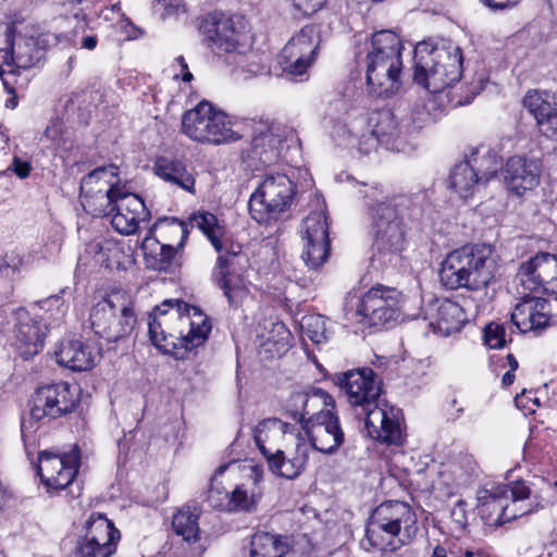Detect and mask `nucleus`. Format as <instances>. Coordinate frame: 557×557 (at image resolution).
Instances as JSON below:
<instances>
[{
	"label": "nucleus",
	"mask_w": 557,
	"mask_h": 557,
	"mask_svg": "<svg viewBox=\"0 0 557 557\" xmlns=\"http://www.w3.org/2000/svg\"><path fill=\"white\" fill-rule=\"evenodd\" d=\"M212 325L197 307L178 299L164 300L149 317L151 343L162 352L185 359L194 348L208 338Z\"/></svg>",
	"instance_id": "obj_1"
},
{
	"label": "nucleus",
	"mask_w": 557,
	"mask_h": 557,
	"mask_svg": "<svg viewBox=\"0 0 557 557\" xmlns=\"http://www.w3.org/2000/svg\"><path fill=\"white\" fill-rule=\"evenodd\" d=\"M334 383L345 393L358 416L366 417V428L370 437L387 444H400L401 430L398 409L381 406V383L371 368H361L336 373Z\"/></svg>",
	"instance_id": "obj_2"
},
{
	"label": "nucleus",
	"mask_w": 557,
	"mask_h": 557,
	"mask_svg": "<svg viewBox=\"0 0 557 557\" xmlns=\"http://www.w3.org/2000/svg\"><path fill=\"white\" fill-rule=\"evenodd\" d=\"M360 190L366 199L368 213L371 219V233L373 236L374 257L382 262H391L393 257L404 249L406 239L405 218L411 216V198L397 196L391 199H380L376 187Z\"/></svg>",
	"instance_id": "obj_3"
},
{
	"label": "nucleus",
	"mask_w": 557,
	"mask_h": 557,
	"mask_svg": "<svg viewBox=\"0 0 557 557\" xmlns=\"http://www.w3.org/2000/svg\"><path fill=\"white\" fill-rule=\"evenodd\" d=\"M499 256L490 244L466 245L450 251L442 262L440 280L448 289L481 290L495 281Z\"/></svg>",
	"instance_id": "obj_4"
},
{
	"label": "nucleus",
	"mask_w": 557,
	"mask_h": 557,
	"mask_svg": "<svg viewBox=\"0 0 557 557\" xmlns=\"http://www.w3.org/2000/svg\"><path fill=\"white\" fill-rule=\"evenodd\" d=\"M404 49L399 36L388 29L376 32L367 44L366 78L369 91L388 98L401 87Z\"/></svg>",
	"instance_id": "obj_5"
},
{
	"label": "nucleus",
	"mask_w": 557,
	"mask_h": 557,
	"mask_svg": "<svg viewBox=\"0 0 557 557\" xmlns=\"http://www.w3.org/2000/svg\"><path fill=\"white\" fill-rule=\"evenodd\" d=\"M416 524V513L408 504L385 502L372 512L362 545L367 549L394 552L410 541L417 531Z\"/></svg>",
	"instance_id": "obj_6"
},
{
	"label": "nucleus",
	"mask_w": 557,
	"mask_h": 557,
	"mask_svg": "<svg viewBox=\"0 0 557 557\" xmlns=\"http://www.w3.org/2000/svg\"><path fill=\"white\" fill-rule=\"evenodd\" d=\"M462 53L458 46L433 47L419 42L413 51V81L436 94L459 82L462 74Z\"/></svg>",
	"instance_id": "obj_7"
},
{
	"label": "nucleus",
	"mask_w": 557,
	"mask_h": 557,
	"mask_svg": "<svg viewBox=\"0 0 557 557\" xmlns=\"http://www.w3.org/2000/svg\"><path fill=\"white\" fill-rule=\"evenodd\" d=\"M296 194V185L287 174L267 172L250 196L249 213L260 224L276 221L292 207Z\"/></svg>",
	"instance_id": "obj_8"
},
{
	"label": "nucleus",
	"mask_w": 557,
	"mask_h": 557,
	"mask_svg": "<svg viewBox=\"0 0 557 557\" xmlns=\"http://www.w3.org/2000/svg\"><path fill=\"white\" fill-rule=\"evenodd\" d=\"M133 301L121 292H113L97 302L90 311L94 333L109 343L127 337L136 325Z\"/></svg>",
	"instance_id": "obj_9"
},
{
	"label": "nucleus",
	"mask_w": 557,
	"mask_h": 557,
	"mask_svg": "<svg viewBox=\"0 0 557 557\" xmlns=\"http://www.w3.org/2000/svg\"><path fill=\"white\" fill-rule=\"evenodd\" d=\"M182 131L193 140L213 145L233 143L242 138V135L232 128L227 116L208 101H200L184 113Z\"/></svg>",
	"instance_id": "obj_10"
},
{
	"label": "nucleus",
	"mask_w": 557,
	"mask_h": 557,
	"mask_svg": "<svg viewBox=\"0 0 557 557\" xmlns=\"http://www.w3.org/2000/svg\"><path fill=\"white\" fill-rule=\"evenodd\" d=\"M79 401V388L66 382L38 387L29 400L35 421L58 419L71 413Z\"/></svg>",
	"instance_id": "obj_11"
},
{
	"label": "nucleus",
	"mask_w": 557,
	"mask_h": 557,
	"mask_svg": "<svg viewBox=\"0 0 557 557\" xmlns=\"http://www.w3.org/2000/svg\"><path fill=\"white\" fill-rule=\"evenodd\" d=\"M311 447L320 453L332 455L344 444L345 434L341 426L335 401L321 409L301 429Z\"/></svg>",
	"instance_id": "obj_12"
},
{
	"label": "nucleus",
	"mask_w": 557,
	"mask_h": 557,
	"mask_svg": "<svg viewBox=\"0 0 557 557\" xmlns=\"http://www.w3.org/2000/svg\"><path fill=\"white\" fill-rule=\"evenodd\" d=\"M120 186L114 165L92 170L81 181L79 198L84 210L94 216H102Z\"/></svg>",
	"instance_id": "obj_13"
},
{
	"label": "nucleus",
	"mask_w": 557,
	"mask_h": 557,
	"mask_svg": "<svg viewBox=\"0 0 557 557\" xmlns=\"http://www.w3.org/2000/svg\"><path fill=\"white\" fill-rule=\"evenodd\" d=\"M400 293L379 285L370 288L359 299L356 314L359 322L368 326H384L396 321L399 315Z\"/></svg>",
	"instance_id": "obj_14"
},
{
	"label": "nucleus",
	"mask_w": 557,
	"mask_h": 557,
	"mask_svg": "<svg viewBox=\"0 0 557 557\" xmlns=\"http://www.w3.org/2000/svg\"><path fill=\"white\" fill-rule=\"evenodd\" d=\"M245 25L242 17L223 12L209 14L200 26L208 46L214 52L236 51L245 38Z\"/></svg>",
	"instance_id": "obj_15"
},
{
	"label": "nucleus",
	"mask_w": 557,
	"mask_h": 557,
	"mask_svg": "<svg viewBox=\"0 0 557 557\" xmlns=\"http://www.w3.org/2000/svg\"><path fill=\"white\" fill-rule=\"evenodd\" d=\"M110 200L111 203L106 208L102 216H111V224L120 234L136 233L139 223L150 218V212L141 197L127 191L125 186H120Z\"/></svg>",
	"instance_id": "obj_16"
},
{
	"label": "nucleus",
	"mask_w": 557,
	"mask_h": 557,
	"mask_svg": "<svg viewBox=\"0 0 557 557\" xmlns=\"http://www.w3.org/2000/svg\"><path fill=\"white\" fill-rule=\"evenodd\" d=\"M300 237L304 243L301 259L309 269H319L327 261L331 250L325 214L314 211L305 218L300 227Z\"/></svg>",
	"instance_id": "obj_17"
},
{
	"label": "nucleus",
	"mask_w": 557,
	"mask_h": 557,
	"mask_svg": "<svg viewBox=\"0 0 557 557\" xmlns=\"http://www.w3.org/2000/svg\"><path fill=\"white\" fill-rule=\"evenodd\" d=\"M38 460V474L45 485L48 488L63 490L75 479L81 465V455L75 445L66 453L41 451Z\"/></svg>",
	"instance_id": "obj_18"
},
{
	"label": "nucleus",
	"mask_w": 557,
	"mask_h": 557,
	"mask_svg": "<svg viewBox=\"0 0 557 557\" xmlns=\"http://www.w3.org/2000/svg\"><path fill=\"white\" fill-rule=\"evenodd\" d=\"M517 280L524 290L557 294V256L540 252L522 262L517 272Z\"/></svg>",
	"instance_id": "obj_19"
},
{
	"label": "nucleus",
	"mask_w": 557,
	"mask_h": 557,
	"mask_svg": "<svg viewBox=\"0 0 557 557\" xmlns=\"http://www.w3.org/2000/svg\"><path fill=\"white\" fill-rule=\"evenodd\" d=\"M319 46L315 26L307 25L285 45L280 54V64L290 75H304L314 61Z\"/></svg>",
	"instance_id": "obj_20"
},
{
	"label": "nucleus",
	"mask_w": 557,
	"mask_h": 557,
	"mask_svg": "<svg viewBox=\"0 0 557 557\" xmlns=\"http://www.w3.org/2000/svg\"><path fill=\"white\" fill-rule=\"evenodd\" d=\"M334 398L320 387H306L293 389L282 401V414L296 424H304L319 411L322 406L333 405Z\"/></svg>",
	"instance_id": "obj_21"
},
{
	"label": "nucleus",
	"mask_w": 557,
	"mask_h": 557,
	"mask_svg": "<svg viewBox=\"0 0 557 557\" xmlns=\"http://www.w3.org/2000/svg\"><path fill=\"white\" fill-rule=\"evenodd\" d=\"M478 507L483 522L490 527H500L533 510L516 508V504H509L507 486H494L480 492Z\"/></svg>",
	"instance_id": "obj_22"
},
{
	"label": "nucleus",
	"mask_w": 557,
	"mask_h": 557,
	"mask_svg": "<svg viewBox=\"0 0 557 557\" xmlns=\"http://www.w3.org/2000/svg\"><path fill=\"white\" fill-rule=\"evenodd\" d=\"M542 162L537 158L512 156L507 159L502 174L507 189L522 196L533 190L540 184Z\"/></svg>",
	"instance_id": "obj_23"
},
{
	"label": "nucleus",
	"mask_w": 557,
	"mask_h": 557,
	"mask_svg": "<svg viewBox=\"0 0 557 557\" xmlns=\"http://www.w3.org/2000/svg\"><path fill=\"white\" fill-rule=\"evenodd\" d=\"M50 329L46 318H33L24 310L17 312V322L14 326V345L23 359H29L42 350L45 338Z\"/></svg>",
	"instance_id": "obj_24"
},
{
	"label": "nucleus",
	"mask_w": 557,
	"mask_h": 557,
	"mask_svg": "<svg viewBox=\"0 0 557 557\" xmlns=\"http://www.w3.org/2000/svg\"><path fill=\"white\" fill-rule=\"evenodd\" d=\"M522 103L536 120L540 132L557 140V96L546 90H529Z\"/></svg>",
	"instance_id": "obj_25"
},
{
	"label": "nucleus",
	"mask_w": 557,
	"mask_h": 557,
	"mask_svg": "<svg viewBox=\"0 0 557 557\" xmlns=\"http://www.w3.org/2000/svg\"><path fill=\"white\" fill-rule=\"evenodd\" d=\"M369 126L387 149H398L397 141L403 140L410 133L407 120L398 119L389 109H382L371 113Z\"/></svg>",
	"instance_id": "obj_26"
},
{
	"label": "nucleus",
	"mask_w": 557,
	"mask_h": 557,
	"mask_svg": "<svg viewBox=\"0 0 557 557\" xmlns=\"http://www.w3.org/2000/svg\"><path fill=\"white\" fill-rule=\"evenodd\" d=\"M57 362L72 371H88L99 358V351L79 339H67L55 350Z\"/></svg>",
	"instance_id": "obj_27"
},
{
	"label": "nucleus",
	"mask_w": 557,
	"mask_h": 557,
	"mask_svg": "<svg viewBox=\"0 0 557 557\" xmlns=\"http://www.w3.org/2000/svg\"><path fill=\"white\" fill-rule=\"evenodd\" d=\"M308 459V448L301 444H298L295 450L289 454L278 448L265 458L270 471L287 480L298 478L304 471Z\"/></svg>",
	"instance_id": "obj_28"
},
{
	"label": "nucleus",
	"mask_w": 557,
	"mask_h": 557,
	"mask_svg": "<svg viewBox=\"0 0 557 557\" xmlns=\"http://www.w3.org/2000/svg\"><path fill=\"white\" fill-rule=\"evenodd\" d=\"M284 141L283 134L278 128L261 126L251 140V156L262 164L275 163L282 151Z\"/></svg>",
	"instance_id": "obj_29"
},
{
	"label": "nucleus",
	"mask_w": 557,
	"mask_h": 557,
	"mask_svg": "<svg viewBox=\"0 0 557 557\" xmlns=\"http://www.w3.org/2000/svg\"><path fill=\"white\" fill-rule=\"evenodd\" d=\"M429 310L435 311V317H430V324L436 326L445 335L459 332L468 320L463 308L449 299L431 304Z\"/></svg>",
	"instance_id": "obj_30"
},
{
	"label": "nucleus",
	"mask_w": 557,
	"mask_h": 557,
	"mask_svg": "<svg viewBox=\"0 0 557 557\" xmlns=\"http://www.w3.org/2000/svg\"><path fill=\"white\" fill-rule=\"evenodd\" d=\"M82 536L98 546H107L115 552L121 534L106 515L92 512L85 522L84 534Z\"/></svg>",
	"instance_id": "obj_31"
},
{
	"label": "nucleus",
	"mask_w": 557,
	"mask_h": 557,
	"mask_svg": "<svg viewBox=\"0 0 557 557\" xmlns=\"http://www.w3.org/2000/svg\"><path fill=\"white\" fill-rule=\"evenodd\" d=\"M539 300L523 298L511 313L512 324L521 332L542 331L548 325L549 318L537 310Z\"/></svg>",
	"instance_id": "obj_32"
},
{
	"label": "nucleus",
	"mask_w": 557,
	"mask_h": 557,
	"mask_svg": "<svg viewBox=\"0 0 557 557\" xmlns=\"http://www.w3.org/2000/svg\"><path fill=\"white\" fill-rule=\"evenodd\" d=\"M252 486L240 484L234 488L230 495L227 509L230 511H253L262 496V491L258 485L262 480V471L256 467L251 469L250 475Z\"/></svg>",
	"instance_id": "obj_33"
},
{
	"label": "nucleus",
	"mask_w": 557,
	"mask_h": 557,
	"mask_svg": "<svg viewBox=\"0 0 557 557\" xmlns=\"http://www.w3.org/2000/svg\"><path fill=\"white\" fill-rule=\"evenodd\" d=\"M201 510L198 506L187 504L180 508L172 518L174 532L189 544L196 543L200 537L198 519Z\"/></svg>",
	"instance_id": "obj_34"
},
{
	"label": "nucleus",
	"mask_w": 557,
	"mask_h": 557,
	"mask_svg": "<svg viewBox=\"0 0 557 557\" xmlns=\"http://www.w3.org/2000/svg\"><path fill=\"white\" fill-rule=\"evenodd\" d=\"M289 550L285 536L269 532H257L250 542L251 557H284Z\"/></svg>",
	"instance_id": "obj_35"
},
{
	"label": "nucleus",
	"mask_w": 557,
	"mask_h": 557,
	"mask_svg": "<svg viewBox=\"0 0 557 557\" xmlns=\"http://www.w3.org/2000/svg\"><path fill=\"white\" fill-rule=\"evenodd\" d=\"M154 173L165 182L189 193L194 191L195 180L178 161L159 158L154 163Z\"/></svg>",
	"instance_id": "obj_36"
},
{
	"label": "nucleus",
	"mask_w": 557,
	"mask_h": 557,
	"mask_svg": "<svg viewBox=\"0 0 557 557\" xmlns=\"http://www.w3.org/2000/svg\"><path fill=\"white\" fill-rule=\"evenodd\" d=\"M219 253L216 265L213 272H226L230 273H245L249 268V258L246 252L243 251L240 245L231 243L225 246L221 243V250H216Z\"/></svg>",
	"instance_id": "obj_37"
},
{
	"label": "nucleus",
	"mask_w": 557,
	"mask_h": 557,
	"mask_svg": "<svg viewBox=\"0 0 557 557\" xmlns=\"http://www.w3.org/2000/svg\"><path fill=\"white\" fill-rule=\"evenodd\" d=\"M481 184L478 172H474L468 159L455 164L449 175V187L455 189L461 197L467 198L474 193L475 187Z\"/></svg>",
	"instance_id": "obj_38"
},
{
	"label": "nucleus",
	"mask_w": 557,
	"mask_h": 557,
	"mask_svg": "<svg viewBox=\"0 0 557 557\" xmlns=\"http://www.w3.org/2000/svg\"><path fill=\"white\" fill-rule=\"evenodd\" d=\"M213 282L223 290L230 305H237L248 294L244 273L212 272Z\"/></svg>",
	"instance_id": "obj_39"
},
{
	"label": "nucleus",
	"mask_w": 557,
	"mask_h": 557,
	"mask_svg": "<svg viewBox=\"0 0 557 557\" xmlns=\"http://www.w3.org/2000/svg\"><path fill=\"white\" fill-rule=\"evenodd\" d=\"M467 159L483 184L492 180L502 166V159L491 149L478 148Z\"/></svg>",
	"instance_id": "obj_40"
},
{
	"label": "nucleus",
	"mask_w": 557,
	"mask_h": 557,
	"mask_svg": "<svg viewBox=\"0 0 557 557\" xmlns=\"http://www.w3.org/2000/svg\"><path fill=\"white\" fill-rule=\"evenodd\" d=\"M191 227L199 228L210 240L215 250H221V236L223 227L219 224L218 218L207 211L194 213L188 221Z\"/></svg>",
	"instance_id": "obj_41"
},
{
	"label": "nucleus",
	"mask_w": 557,
	"mask_h": 557,
	"mask_svg": "<svg viewBox=\"0 0 557 557\" xmlns=\"http://www.w3.org/2000/svg\"><path fill=\"white\" fill-rule=\"evenodd\" d=\"M276 425L278 424L269 418L259 422L253 430L255 443L264 458L273 454L275 449H278V447L274 445V441L278 438L276 435V430H278Z\"/></svg>",
	"instance_id": "obj_42"
},
{
	"label": "nucleus",
	"mask_w": 557,
	"mask_h": 557,
	"mask_svg": "<svg viewBox=\"0 0 557 557\" xmlns=\"http://www.w3.org/2000/svg\"><path fill=\"white\" fill-rule=\"evenodd\" d=\"M42 55L44 51L37 47L32 38L25 39L17 45L16 49H13L11 66L14 64L18 69H30L38 64Z\"/></svg>",
	"instance_id": "obj_43"
},
{
	"label": "nucleus",
	"mask_w": 557,
	"mask_h": 557,
	"mask_svg": "<svg viewBox=\"0 0 557 557\" xmlns=\"http://www.w3.org/2000/svg\"><path fill=\"white\" fill-rule=\"evenodd\" d=\"M37 305L46 314L50 312L49 315H42L47 319V323H49L50 327L54 329L63 322L67 306L59 295H52L42 299L38 301Z\"/></svg>",
	"instance_id": "obj_44"
},
{
	"label": "nucleus",
	"mask_w": 557,
	"mask_h": 557,
	"mask_svg": "<svg viewBox=\"0 0 557 557\" xmlns=\"http://www.w3.org/2000/svg\"><path fill=\"white\" fill-rule=\"evenodd\" d=\"M148 267L159 272H170L176 265V249L168 244L160 246V251L147 258Z\"/></svg>",
	"instance_id": "obj_45"
},
{
	"label": "nucleus",
	"mask_w": 557,
	"mask_h": 557,
	"mask_svg": "<svg viewBox=\"0 0 557 557\" xmlns=\"http://www.w3.org/2000/svg\"><path fill=\"white\" fill-rule=\"evenodd\" d=\"M115 552L110 547L96 545L91 541L79 536L75 549L73 552L74 557H110Z\"/></svg>",
	"instance_id": "obj_46"
},
{
	"label": "nucleus",
	"mask_w": 557,
	"mask_h": 557,
	"mask_svg": "<svg viewBox=\"0 0 557 557\" xmlns=\"http://www.w3.org/2000/svg\"><path fill=\"white\" fill-rule=\"evenodd\" d=\"M505 326L498 323H490L484 329V343L493 349L503 348L506 344Z\"/></svg>",
	"instance_id": "obj_47"
},
{
	"label": "nucleus",
	"mask_w": 557,
	"mask_h": 557,
	"mask_svg": "<svg viewBox=\"0 0 557 557\" xmlns=\"http://www.w3.org/2000/svg\"><path fill=\"white\" fill-rule=\"evenodd\" d=\"M324 324V319L321 315L304 318L301 322V326L307 330L309 338L314 343H321L325 338Z\"/></svg>",
	"instance_id": "obj_48"
},
{
	"label": "nucleus",
	"mask_w": 557,
	"mask_h": 557,
	"mask_svg": "<svg viewBox=\"0 0 557 557\" xmlns=\"http://www.w3.org/2000/svg\"><path fill=\"white\" fill-rule=\"evenodd\" d=\"M294 11L299 15L308 17L320 11L327 0H287Z\"/></svg>",
	"instance_id": "obj_49"
},
{
	"label": "nucleus",
	"mask_w": 557,
	"mask_h": 557,
	"mask_svg": "<svg viewBox=\"0 0 557 557\" xmlns=\"http://www.w3.org/2000/svg\"><path fill=\"white\" fill-rule=\"evenodd\" d=\"M508 487V502L509 504H516V508H519L521 500L528 499L531 495L530 487L524 481H515L510 484H506Z\"/></svg>",
	"instance_id": "obj_50"
},
{
	"label": "nucleus",
	"mask_w": 557,
	"mask_h": 557,
	"mask_svg": "<svg viewBox=\"0 0 557 557\" xmlns=\"http://www.w3.org/2000/svg\"><path fill=\"white\" fill-rule=\"evenodd\" d=\"M272 332L276 333L277 338L274 336H268L265 344H273L276 347V351L286 350L288 346V339L290 337L289 331L283 323L272 324Z\"/></svg>",
	"instance_id": "obj_51"
},
{
	"label": "nucleus",
	"mask_w": 557,
	"mask_h": 557,
	"mask_svg": "<svg viewBox=\"0 0 557 557\" xmlns=\"http://www.w3.org/2000/svg\"><path fill=\"white\" fill-rule=\"evenodd\" d=\"M381 144L379 137L371 129L368 133H364L358 139L357 150L363 156L370 154L372 151H375L377 145Z\"/></svg>",
	"instance_id": "obj_52"
},
{
	"label": "nucleus",
	"mask_w": 557,
	"mask_h": 557,
	"mask_svg": "<svg viewBox=\"0 0 557 557\" xmlns=\"http://www.w3.org/2000/svg\"><path fill=\"white\" fill-rule=\"evenodd\" d=\"M348 104L346 100L344 99H336L333 102H330L327 110H326V116L332 122L339 123L343 120V115L347 113Z\"/></svg>",
	"instance_id": "obj_53"
},
{
	"label": "nucleus",
	"mask_w": 557,
	"mask_h": 557,
	"mask_svg": "<svg viewBox=\"0 0 557 557\" xmlns=\"http://www.w3.org/2000/svg\"><path fill=\"white\" fill-rule=\"evenodd\" d=\"M111 245L112 243L106 238H97L87 245L86 251L89 255L107 257Z\"/></svg>",
	"instance_id": "obj_54"
},
{
	"label": "nucleus",
	"mask_w": 557,
	"mask_h": 557,
	"mask_svg": "<svg viewBox=\"0 0 557 557\" xmlns=\"http://www.w3.org/2000/svg\"><path fill=\"white\" fill-rule=\"evenodd\" d=\"M467 503L463 499H459L454 508L451 509V519L461 528L467 525Z\"/></svg>",
	"instance_id": "obj_55"
},
{
	"label": "nucleus",
	"mask_w": 557,
	"mask_h": 557,
	"mask_svg": "<svg viewBox=\"0 0 557 557\" xmlns=\"http://www.w3.org/2000/svg\"><path fill=\"white\" fill-rule=\"evenodd\" d=\"M430 114L425 112L424 110H417L413 111L410 119H405L409 122L410 125V133L417 129H420L423 127L424 124H426L430 121Z\"/></svg>",
	"instance_id": "obj_56"
},
{
	"label": "nucleus",
	"mask_w": 557,
	"mask_h": 557,
	"mask_svg": "<svg viewBox=\"0 0 557 557\" xmlns=\"http://www.w3.org/2000/svg\"><path fill=\"white\" fill-rule=\"evenodd\" d=\"M272 420H274L278 425L276 430V435L277 437H281L285 434H295L297 436H300L302 431L300 429V426L298 428L296 423H288V422H285V421H282L281 419L278 418H271Z\"/></svg>",
	"instance_id": "obj_57"
},
{
	"label": "nucleus",
	"mask_w": 557,
	"mask_h": 557,
	"mask_svg": "<svg viewBox=\"0 0 557 557\" xmlns=\"http://www.w3.org/2000/svg\"><path fill=\"white\" fill-rule=\"evenodd\" d=\"M20 263L21 261L18 259L5 256L3 261L0 263V273L4 276L13 275L18 270Z\"/></svg>",
	"instance_id": "obj_58"
},
{
	"label": "nucleus",
	"mask_w": 557,
	"mask_h": 557,
	"mask_svg": "<svg viewBox=\"0 0 557 557\" xmlns=\"http://www.w3.org/2000/svg\"><path fill=\"white\" fill-rule=\"evenodd\" d=\"M12 170L20 178H26L30 174L29 163L26 161H23L22 159H20L17 157H14V159H13Z\"/></svg>",
	"instance_id": "obj_59"
},
{
	"label": "nucleus",
	"mask_w": 557,
	"mask_h": 557,
	"mask_svg": "<svg viewBox=\"0 0 557 557\" xmlns=\"http://www.w3.org/2000/svg\"><path fill=\"white\" fill-rule=\"evenodd\" d=\"M175 63L180 66V73H176L175 77L177 78L178 76H181L182 81L185 83L191 82L194 77L188 69V65H187L184 57H182V55L177 57L175 59Z\"/></svg>",
	"instance_id": "obj_60"
},
{
	"label": "nucleus",
	"mask_w": 557,
	"mask_h": 557,
	"mask_svg": "<svg viewBox=\"0 0 557 557\" xmlns=\"http://www.w3.org/2000/svg\"><path fill=\"white\" fill-rule=\"evenodd\" d=\"M169 226L176 233L181 234V243L180 245H183V242L186 239L188 235L187 230V223L184 221H181L178 219L172 218L169 222Z\"/></svg>",
	"instance_id": "obj_61"
},
{
	"label": "nucleus",
	"mask_w": 557,
	"mask_h": 557,
	"mask_svg": "<svg viewBox=\"0 0 557 557\" xmlns=\"http://www.w3.org/2000/svg\"><path fill=\"white\" fill-rule=\"evenodd\" d=\"M520 0H482V2L492 10H503L512 8L519 3Z\"/></svg>",
	"instance_id": "obj_62"
},
{
	"label": "nucleus",
	"mask_w": 557,
	"mask_h": 557,
	"mask_svg": "<svg viewBox=\"0 0 557 557\" xmlns=\"http://www.w3.org/2000/svg\"><path fill=\"white\" fill-rule=\"evenodd\" d=\"M10 496L8 488L0 481V511L7 506Z\"/></svg>",
	"instance_id": "obj_63"
},
{
	"label": "nucleus",
	"mask_w": 557,
	"mask_h": 557,
	"mask_svg": "<svg viewBox=\"0 0 557 557\" xmlns=\"http://www.w3.org/2000/svg\"><path fill=\"white\" fill-rule=\"evenodd\" d=\"M98 39L96 36H85L82 41V47L88 50L96 48Z\"/></svg>",
	"instance_id": "obj_64"
}]
</instances>
